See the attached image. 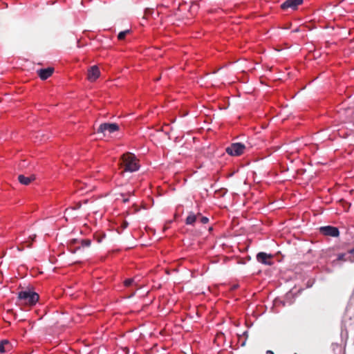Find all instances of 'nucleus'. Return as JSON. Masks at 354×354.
Masks as SVG:
<instances>
[{"label": "nucleus", "mask_w": 354, "mask_h": 354, "mask_svg": "<svg viewBox=\"0 0 354 354\" xmlns=\"http://www.w3.org/2000/svg\"><path fill=\"white\" fill-rule=\"evenodd\" d=\"M122 167H124L123 171H136L138 169V165L136 162V158L134 154L131 153H124L122 157Z\"/></svg>", "instance_id": "1"}, {"label": "nucleus", "mask_w": 354, "mask_h": 354, "mask_svg": "<svg viewBox=\"0 0 354 354\" xmlns=\"http://www.w3.org/2000/svg\"><path fill=\"white\" fill-rule=\"evenodd\" d=\"M18 299L26 305L33 306L38 301L39 295L30 290H24L19 292Z\"/></svg>", "instance_id": "2"}, {"label": "nucleus", "mask_w": 354, "mask_h": 354, "mask_svg": "<svg viewBox=\"0 0 354 354\" xmlns=\"http://www.w3.org/2000/svg\"><path fill=\"white\" fill-rule=\"evenodd\" d=\"M245 147L243 144L236 142L225 149V151L230 156H239L243 153Z\"/></svg>", "instance_id": "3"}, {"label": "nucleus", "mask_w": 354, "mask_h": 354, "mask_svg": "<svg viewBox=\"0 0 354 354\" xmlns=\"http://www.w3.org/2000/svg\"><path fill=\"white\" fill-rule=\"evenodd\" d=\"M119 130V126L116 123H102L100 125L97 132L106 135V133H112Z\"/></svg>", "instance_id": "4"}, {"label": "nucleus", "mask_w": 354, "mask_h": 354, "mask_svg": "<svg viewBox=\"0 0 354 354\" xmlns=\"http://www.w3.org/2000/svg\"><path fill=\"white\" fill-rule=\"evenodd\" d=\"M319 232L324 236L332 237H337L339 235L338 228L330 225L321 227L319 228Z\"/></svg>", "instance_id": "5"}, {"label": "nucleus", "mask_w": 354, "mask_h": 354, "mask_svg": "<svg viewBox=\"0 0 354 354\" xmlns=\"http://www.w3.org/2000/svg\"><path fill=\"white\" fill-rule=\"evenodd\" d=\"M100 76V71L97 66H92L87 71V79L90 82H95Z\"/></svg>", "instance_id": "6"}, {"label": "nucleus", "mask_w": 354, "mask_h": 354, "mask_svg": "<svg viewBox=\"0 0 354 354\" xmlns=\"http://www.w3.org/2000/svg\"><path fill=\"white\" fill-rule=\"evenodd\" d=\"M272 254H268L263 252H259L257 254V260L259 263H261L265 265H269V266L272 265Z\"/></svg>", "instance_id": "7"}, {"label": "nucleus", "mask_w": 354, "mask_h": 354, "mask_svg": "<svg viewBox=\"0 0 354 354\" xmlns=\"http://www.w3.org/2000/svg\"><path fill=\"white\" fill-rule=\"evenodd\" d=\"M55 68L53 67H48L46 68H41L37 71V74L41 80H45L50 77L54 73Z\"/></svg>", "instance_id": "8"}, {"label": "nucleus", "mask_w": 354, "mask_h": 354, "mask_svg": "<svg viewBox=\"0 0 354 354\" xmlns=\"http://www.w3.org/2000/svg\"><path fill=\"white\" fill-rule=\"evenodd\" d=\"M302 3L303 0H286L281 7L283 10L288 8L296 10L299 5L302 4Z\"/></svg>", "instance_id": "9"}, {"label": "nucleus", "mask_w": 354, "mask_h": 354, "mask_svg": "<svg viewBox=\"0 0 354 354\" xmlns=\"http://www.w3.org/2000/svg\"><path fill=\"white\" fill-rule=\"evenodd\" d=\"M35 180V176L34 174L30 175V176H25L24 175H19L18 180L19 182L24 185H28L31 182Z\"/></svg>", "instance_id": "10"}, {"label": "nucleus", "mask_w": 354, "mask_h": 354, "mask_svg": "<svg viewBox=\"0 0 354 354\" xmlns=\"http://www.w3.org/2000/svg\"><path fill=\"white\" fill-rule=\"evenodd\" d=\"M199 216H201V214H194L191 212L189 213V215L185 219V224L189 225H194L196 221L198 220Z\"/></svg>", "instance_id": "11"}, {"label": "nucleus", "mask_w": 354, "mask_h": 354, "mask_svg": "<svg viewBox=\"0 0 354 354\" xmlns=\"http://www.w3.org/2000/svg\"><path fill=\"white\" fill-rule=\"evenodd\" d=\"M10 348V344L8 340L4 339L0 342V353H5Z\"/></svg>", "instance_id": "12"}, {"label": "nucleus", "mask_w": 354, "mask_h": 354, "mask_svg": "<svg viewBox=\"0 0 354 354\" xmlns=\"http://www.w3.org/2000/svg\"><path fill=\"white\" fill-rule=\"evenodd\" d=\"M337 260L340 261H354V257H352L351 256H347V254L345 253H341L339 254L337 256Z\"/></svg>", "instance_id": "13"}, {"label": "nucleus", "mask_w": 354, "mask_h": 354, "mask_svg": "<svg viewBox=\"0 0 354 354\" xmlns=\"http://www.w3.org/2000/svg\"><path fill=\"white\" fill-rule=\"evenodd\" d=\"M130 31L129 30L120 32L118 35V39L119 40H123L125 38L126 35Z\"/></svg>", "instance_id": "14"}, {"label": "nucleus", "mask_w": 354, "mask_h": 354, "mask_svg": "<svg viewBox=\"0 0 354 354\" xmlns=\"http://www.w3.org/2000/svg\"><path fill=\"white\" fill-rule=\"evenodd\" d=\"M91 244V241L90 239H82L81 241L82 247H89Z\"/></svg>", "instance_id": "15"}, {"label": "nucleus", "mask_w": 354, "mask_h": 354, "mask_svg": "<svg viewBox=\"0 0 354 354\" xmlns=\"http://www.w3.org/2000/svg\"><path fill=\"white\" fill-rule=\"evenodd\" d=\"M134 282L133 279H127L124 281V284L125 286L129 287L133 284Z\"/></svg>", "instance_id": "16"}, {"label": "nucleus", "mask_w": 354, "mask_h": 354, "mask_svg": "<svg viewBox=\"0 0 354 354\" xmlns=\"http://www.w3.org/2000/svg\"><path fill=\"white\" fill-rule=\"evenodd\" d=\"M198 220L201 221V223H202L203 224H206L209 221V218L207 217L203 216L201 215V216H199Z\"/></svg>", "instance_id": "17"}, {"label": "nucleus", "mask_w": 354, "mask_h": 354, "mask_svg": "<svg viewBox=\"0 0 354 354\" xmlns=\"http://www.w3.org/2000/svg\"><path fill=\"white\" fill-rule=\"evenodd\" d=\"M28 162L26 161V160H22L20 163H19V167L21 169H24V168H26V167H28Z\"/></svg>", "instance_id": "18"}, {"label": "nucleus", "mask_w": 354, "mask_h": 354, "mask_svg": "<svg viewBox=\"0 0 354 354\" xmlns=\"http://www.w3.org/2000/svg\"><path fill=\"white\" fill-rule=\"evenodd\" d=\"M129 223L126 221H124L122 223L121 227H122V229H125L126 227H127Z\"/></svg>", "instance_id": "19"}, {"label": "nucleus", "mask_w": 354, "mask_h": 354, "mask_svg": "<svg viewBox=\"0 0 354 354\" xmlns=\"http://www.w3.org/2000/svg\"><path fill=\"white\" fill-rule=\"evenodd\" d=\"M80 207H81V205L79 203L77 205V206L75 207H73L71 209H79Z\"/></svg>", "instance_id": "20"}, {"label": "nucleus", "mask_w": 354, "mask_h": 354, "mask_svg": "<svg viewBox=\"0 0 354 354\" xmlns=\"http://www.w3.org/2000/svg\"><path fill=\"white\" fill-rule=\"evenodd\" d=\"M122 201H123V203H127V202L129 201V198H124L122 199Z\"/></svg>", "instance_id": "21"}, {"label": "nucleus", "mask_w": 354, "mask_h": 354, "mask_svg": "<svg viewBox=\"0 0 354 354\" xmlns=\"http://www.w3.org/2000/svg\"><path fill=\"white\" fill-rule=\"evenodd\" d=\"M348 254H354V248L348 251Z\"/></svg>", "instance_id": "22"}, {"label": "nucleus", "mask_w": 354, "mask_h": 354, "mask_svg": "<svg viewBox=\"0 0 354 354\" xmlns=\"http://www.w3.org/2000/svg\"><path fill=\"white\" fill-rule=\"evenodd\" d=\"M266 354H274V352L272 351L268 350V351H266Z\"/></svg>", "instance_id": "23"}, {"label": "nucleus", "mask_w": 354, "mask_h": 354, "mask_svg": "<svg viewBox=\"0 0 354 354\" xmlns=\"http://www.w3.org/2000/svg\"><path fill=\"white\" fill-rule=\"evenodd\" d=\"M35 236H36V235L35 234L33 237H31V236H30V238H31V239H32V240L33 241V240H34V239L35 238Z\"/></svg>", "instance_id": "24"}, {"label": "nucleus", "mask_w": 354, "mask_h": 354, "mask_svg": "<svg viewBox=\"0 0 354 354\" xmlns=\"http://www.w3.org/2000/svg\"><path fill=\"white\" fill-rule=\"evenodd\" d=\"M31 245H32V243H29V244L27 245V247L30 248V247H31Z\"/></svg>", "instance_id": "25"}, {"label": "nucleus", "mask_w": 354, "mask_h": 354, "mask_svg": "<svg viewBox=\"0 0 354 354\" xmlns=\"http://www.w3.org/2000/svg\"><path fill=\"white\" fill-rule=\"evenodd\" d=\"M18 250H23V248H18Z\"/></svg>", "instance_id": "26"}]
</instances>
